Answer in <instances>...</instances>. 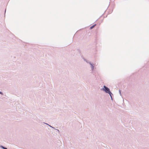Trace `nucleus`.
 I'll use <instances>...</instances> for the list:
<instances>
[{
    "instance_id": "obj_1",
    "label": "nucleus",
    "mask_w": 149,
    "mask_h": 149,
    "mask_svg": "<svg viewBox=\"0 0 149 149\" xmlns=\"http://www.w3.org/2000/svg\"><path fill=\"white\" fill-rule=\"evenodd\" d=\"M101 90L105 91L107 93H110V92H111L109 89L105 86H104L103 88L101 89Z\"/></svg>"
},
{
    "instance_id": "obj_2",
    "label": "nucleus",
    "mask_w": 149,
    "mask_h": 149,
    "mask_svg": "<svg viewBox=\"0 0 149 149\" xmlns=\"http://www.w3.org/2000/svg\"><path fill=\"white\" fill-rule=\"evenodd\" d=\"M89 64L91 65V70L92 71L94 69V66L93 65V64L91 62H89Z\"/></svg>"
},
{
    "instance_id": "obj_3",
    "label": "nucleus",
    "mask_w": 149,
    "mask_h": 149,
    "mask_svg": "<svg viewBox=\"0 0 149 149\" xmlns=\"http://www.w3.org/2000/svg\"><path fill=\"white\" fill-rule=\"evenodd\" d=\"M110 93H108L109 94V95H110V96L111 97V99L112 100L113 99H112V95H113V94L111 92H110Z\"/></svg>"
},
{
    "instance_id": "obj_4",
    "label": "nucleus",
    "mask_w": 149,
    "mask_h": 149,
    "mask_svg": "<svg viewBox=\"0 0 149 149\" xmlns=\"http://www.w3.org/2000/svg\"><path fill=\"white\" fill-rule=\"evenodd\" d=\"M0 147L3 149H7L6 148H5L2 146H0Z\"/></svg>"
},
{
    "instance_id": "obj_5",
    "label": "nucleus",
    "mask_w": 149,
    "mask_h": 149,
    "mask_svg": "<svg viewBox=\"0 0 149 149\" xmlns=\"http://www.w3.org/2000/svg\"><path fill=\"white\" fill-rule=\"evenodd\" d=\"M84 61H86V62L87 63H89V62H89L86 59H84Z\"/></svg>"
},
{
    "instance_id": "obj_6",
    "label": "nucleus",
    "mask_w": 149,
    "mask_h": 149,
    "mask_svg": "<svg viewBox=\"0 0 149 149\" xmlns=\"http://www.w3.org/2000/svg\"><path fill=\"white\" fill-rule=\"evenodd\" d=\"M95 25H93L90 27V29H92L95 26Z\"/></svg>"
},
{
    "instance_id": "obj_7",
    "label": "nucleus",
    "mask_w": 149,
    "mask_h": 149,
    "mask_svg": "<svg viewBox=\"0 0 149 149\" xmlns=\"http://www.w3.org/2000/svg\"><path fill=\"white\" fill-rule=\"evenodd\" d=\"M119 93H120V95H121V91L120 90H119Z\"/></svg>"
},
{
    "instance_id": "obj_8",
    "label": "nucleus",
    "mask_w": 149,
    "mask_h": 149,
    "mask_svg": "<svg viewBox=\"0 0 149 149\" xmlns=\"http://www.w3.org/2000/svg\"><path fill=\"white\" fill-rule=\"evenodd\" d=\"M49 125V127H52V128H53V129H54V128H54V127H52V126H51V125Z\"/></svg>"
},
{
    "instance_id": "obj_9",
    "label": "nucleus",
    "mask_w": 149,
    "mask_h": 149,
    "mask_svg": "<svg viewBox=\"0 0 149 149\" xmlns=\"http://www.w3.org/2000/svg\"><path fill=\"white\" fill-rule=\"evenodd\" d=\"M54 129H55V130H56L57 131H58V132H59V130H58V129H55V128H54Z\"/></svg>"
},
{
    "instance_id": "obj_10",
    "label": "nucleus",
    "mask_w": 149,
    "mask_h": 149,
    "mask_svg": "<svg viewBox=\"0 0 149 149\" xmlns=\"http://www.w3.org/2000/svg\"><path fill=\"white\" fill-rule=\"evenodd\" d=\"M0 94H1L2 95H3V93L2 92L0 91Z\"/></svg>"
},
{
    "instance_id": "obj_11",
    "label": "nucleus",
    "mask_w": 149,
    "mask_h": 149,
    "mask_svg": "<svg viewBox=\"0 0 149 149\" xmlns=\"http://www.w3.org/2000/svg\"><path fill=\"white\" fill-rule=\"evenodd\" d=\"M44 123L45 124H46L47 125H49V124H47V123Z\"/></svg>"
}]
</instances>
